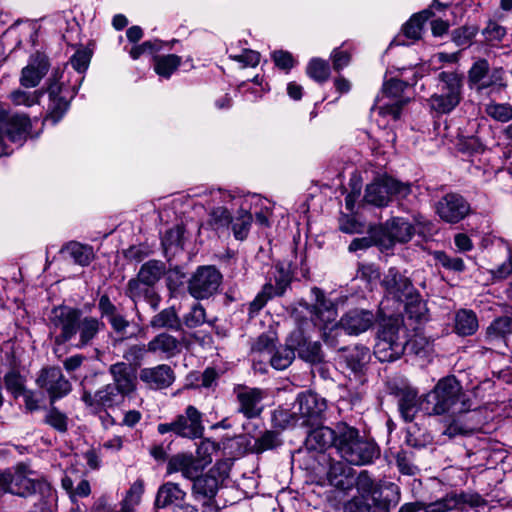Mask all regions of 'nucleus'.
<instances>
[{"label": "nucleus", "instance_id": "0eeeda50", "mask_svg": "<svg viewBox=\"0 0 512 512\" xmlns=\"http://www.w3.org/2000/svg\"><path fill=\"white\" fill-rule=\"evenodd\" d=\"M203 414L193 405H188L183 414H179L168 423L157 426L159 434L173 433L177 437L187 439L201 438L204 433Z\"/></svg>", "mask_w": 512, "mask_h": 512}, {"label": "nucleus", "instance_id": "6e6d98bb", "mask_svg": "<svg viewBox=\"0 0 512 512\" xmlns=\"http://www.w3.org/2000/svg\"><path fill=\"white\" fill-rule=\"evenodd\" d=\"M490 67L486 59H478L475 61L468 71V81L471 87L477 88V86L487 77Z\"/></svg>", "mask_w": 512, "mask_h": 512}, {"label": "nucleus", "instance_id": "a211bd4d", "mask_svg": "<svg viewBox=\"0 0 512 512\" xmlns=\"http://www.w3.org/2000/svg\"><path fill=\"white\" fill-rule=\"evenodd\" d=\"M234 394L238 403L237 411L247 419L257 418L263 411L261 404L265 392L260 388L238 385L234 388Z\"/></svg>", "mask_w": 512, "mask_h": 512}, {"label": "nucleus", "instance_id": "72a5a7b5", "mask_svg": "<svg viewBox=\"0 0 512 512\" xmlns=\"http://www.w3.org/2000/svg\"><path fill=\"white\" fill-rule=\"evenodd\" d=\"M148 352L160 354L166 358H172L180 353L181 343L171 334L166 332L156 335L147 344Z\"/></svg>", "mask_w": 512, "mask_h": 512}, {"label": "nucleus", "instance_id": "5fc2aeb1", "mask_svg": "<svg viewBox=\"0 0 512 512\" xmlns=\"http://www.w3.org/2000/svg\"><path fill=\"white\" fill-rule=\"evenodd\" d=\"M282 443L279 434L275 431H266L255 440L253 451L263 453L264 451L274 449Z\"/></svg>", "mask_w": 512, "mask_h": 512}, {"label": "nucleus", "instance_id": "f257e3e1", "mask_svg": "<svg viewBox=\"0 0 512 512\" xmlns=\"http://www.w3.org/2000/svg\"><path fill=\"white\" fill-rule=\"evenodd\" d=\"M208 197L205 205L209 224L279 222L274 215V204L257 194L212 189Z\"/></svg>", "mask_w": 512, "mask_h": 512}, {"label": "nucleus", "instance_id": "864d4df0", "mask_svg": "<svg viewBox=\"0 0 512 512\" xmlns=\"http://www.w3.org/2000/svg\"><path fill=\"white\" fill-rule=\"evenodd\" d=\"M406 347L416 356L425 357L432 352V342L422 334H415L410 340H406Z\"/></svg>", "mask_w": 512, "mask_h": 512}, {"label": "nucleus", "instance_id": "b1692460", "mask_svg": "<svg viewBox=\"0 0 512 512\" xmlns=\"http://www.w3.org/2000/svg\"><path fill=\"white\" fill-rule=\"evenodd\" d=\"M381 284L386 292L398 301L408 300V297L414 294V287L410 279L394 267L387 271Z\"/></svg>", "mask_w": 512, "mask_h": 512}, {"label": "nucleus", "instance_id": "dca6fc26", "mask_svg": "<svg viewBox=\"0 0 512 512\" xmlns=\"http://www.w3.org/2000/svg\"><path fill=\"white\" fill-rule=\"evenodd\" d=\"M407 83L399 79H390L385 82L381 91V98L378 96L376 101L387 98L389 101L379 106V114L389 115L394 120L401 116L402 108L408 102V98H403L402 93L407 87Z\"/></svg>", "mask_w": 512, "mask_h": 512}, {"label": "nucleus", "instance_id": "bb28decb", "mask_svg": "<svg viewBox=\"0 0 512 512\" xmlns=\"http://www.w3.org/2000/svg\"><path fill=\"white\" fill-rule=\"evenodd\" d=\"M338 423L335 427L319 426L312 429L306 439L305 446L310 451L324 452L329 447L335 448V442L338 439Z\"/></svg>", "mask_w": 512, "mask_h": 512}, {"label": "nucleus", "instance_id": "4c0bfd02", "mask_svg": "<svg viewBox=\"0 0 512 512\" xmlns=\"http://www.w3.org/2000/svg\"><path fill=\"white\" fill-rule=\"evenodd\" d=\"M60 252L73 260L75 264L87 266L94 259L93 248L76 241H71L62 247Z\"/></svg>", "mask_w": 512, "mask_h": 512}, {"label": "nucleus", "instance_id": "ea45409f", "mask_svg": "<svg viewBox=\"0 0 512 512\" xmlns=\"http://www.w3.org/2000/svg\"><path fill=\"white\" fill-rule=\"evenodd\" d=\"M166 272V265L164 262L159 260H150L144 263L137 277L147 285H151L152 287L164 276Z\"/></svg>", "mask_w": 512, "mask_h": 512}, {"label": "nucleus", "instance_id": "39448f33", "mask_svg": "<svg viewBox=\"0 0 512 512\" xmlns=\"http://www.w3.org/2000/svg\"><path fill=\"white\" fill-rule=\"evenodd\" d=\"M367 236L355 238L349 245V251L366 249L373 245L388 249L396 242L405 243L414 234V226H367Z\"/></svg>", "mask_w": 512, "mask_h": 512}, {"label": "nucleus", "instance_id": "7ed1b4c3", "mask_svg": "<svg viewBox=\"0 0 512 512\" xmlns=\"http://www.w3.org/2000/svg\"><path fill=\"white\" fill-rule=\"evenodd\" d=\"M337 433L335 449L346 463L355 466L367 465L379 456L377 444L361 435L357 428L345 422H339Z\"/></svg>", "mask_w": 512, "mask_h": 512}, {"label": "nucleus", "instance_id": "e433bc0d", "mask_svg": "<svg viewBox=\"0 0 512 512\" xmlns=\"http://www.w3.org/2000/svg\"><path fill=\"white\" fill-rule=\"evenodd\" d=\"M479 328L476 313L470 309H460L455 313L454 331L460 336H471Z\"/></svg>", "mask_w": 512, "mask_h": 512}, {"label": "nucleus", "instance_id": "c03bdc74", "mask_svg": "<svg viewBox=\"0 0 512 512\" xmlns=\"http://www.w3.org/2000/svg\"><path fill=\"white\" fill-rule=\"evenodd\" d=\"M295 358V349L289 341V345L275 349L268 358L272 367L277 370L286 369Z\"/></svg>", "mask_w": 512, "mask_h": 512}, {"label": "nucleus", "instance_id": "f03ea898", "mask_svg": "<svg viewBox=\"0 0 512 512\" xmlns=\"http://www.w3.org/2000/svg\"><path fill=\"white\" fill-rule=\"evenodd\" d=\"M462 387L455 376L440 379L434 388L429 391L422 401L420 408L429 416H447L443 435L453 438L457 435H466L477 429L471 423L474 415H469L461 401Z\"/></svg>", "mask_w": 512, "mask_h": 512}, {"label": "nucleus", "instance_id": "2eb2a0df", "mask_svg": "<svg viewBox=\"0 0 512 512\" xmlns=\"http://www.w3.org/2000/svg\"><path fill=\"white\" fill-rule=\"evenodd\" d=\"M36 384L48 393L50 404H54L56 400L63 398L71 391L70 382L61 369L55 366L42 368L37 375Z\"/></svg>", "mask_w": 512, "mask_h": 512}, {"label": "nucleus", "instance_id": "c9c22d12", "mask_svg": "<svg viewBox=\"0 0 512 512\" xmlns=\"http://www.w3.org/2000/svg\"><path fill=\"white\" fill-rule=\"evenodd\" d=\"M185 498L186 492L178 484L166 482L157 491L155 506L157 508H166L184 501Z\"/></svg>", "mask_w": 512, "mask_h": 512}, {"label": "nucleus", "instance_id": "774afa93", "mask_svg": "<svg viewBox=\"0 0 512 512\" xmlns=\"http://www.w3.org/2000/svg\"><path fill=\"white\" fill-rule=\"evenodd\" d=\"M485 40L488 42H500L505 37L506 28L497 23L496 21H488L486 27L482 31Z\"/></svg>", "mask_w": 512, "mask_h": 512}, {"label": "nucleus", "instance_id": "bf43d9fd", "mask_svg": "<svg viewBox=\"0 0 512 512\" xmlns=\"http://www.w3.org/2000/svg\"><path fill=\"white\" fill-rule=\"evenodd\" d=\"M6 389L13 394L15 398L24 393L25 379L16 370H11L4 376Z\"/></svg>", "mask_w": 512, "mask_h": 512}, {"label": "nucleus", "instance_id": "393cba45", "mask_svg": "<svg viewBox=\"0 0 512 512\" xmlns=\"http://www.w3.org/2000/svg\"><path fill=\"white\" fill-rule=\"evenodd\" d=\"M113 382L110 383L117 388L123 397H127L136 390V375L131 366L126 362H117L110 365L108 369Z\"/></svg>", "mask_w": 512, "mask_h": 512}, {"label": "nucleus", "instance_id": "f8f14e48", "mask_svg": "<svg viewBox=\"0 0 512 512\" xmlns=\"http://www.w3.org/2000/svg\"><path fill=\"white\" fill-rule=\"evenodd\" d=\"M90 380L82 382L81 401L91 413L99 414L122 405L125 397L117 391L114 385L106 384L96 391L88 387Z\"/></svg>", "mask_w": 512, "mask_h": 512}, {"label": "nucleus", "instance_id": "58836bf2", "mask_svg": "<svg viewBox=\"0 0 512 512\" xmlns=\"http://www.w3.org/2000/svg\"><path fill=\"white\" fill-rule=\"evenodd\" d=\"M150 326L153 329H169L180 331L182 322L174 307H168L152 317Z\"/></svg>", "mask_w": 512, "mask_h": 512}, {"label": "nucleus", "instance_id": "412c9836", "mask_svg": "<svg viewBox=\"0 0 512 512\" xmlns=\"http://www.w3.org/2000/svg\"><path fill=\"white\" fill-rule=\"evenodd\" d=\"M375 323V315L366 309H352L345 313L339 326L350 335H359L370 329Z\"/></svg>", "mask_w": 512, "mask_h": 512}, {"label": "nucleus", "instance_id": "79ce46f5", "mask_svg": "<svg viewBox=\"0 0 512 512\" xmlns=\"http://www.w3.org/2000/svg\"><path fill=\"white\" fill-rule=\"evenodd\" d=\"M505 87L504 70L499 67L489 70L487 77L477 86L476 91L489 90V94H493L502 91Z\"/></svg>", "mask_w": 512, "mask_h": 512}, {"label": "nucleus", "instance_id": "9d476101", "mask_svg": "<svg viewBox=\"0 0 512 512\" xmlns=\"http://www.w3.org/2000/svg\"><path fill=\"white\" fill-rule=\"evenodd\" d=\"M327 409L326 400L316 393H301L292 407L294 425L313 426L319 424Z\"/></svg>", "mask_w": 512, "mask_h": 512}, {"label": "nucleus", "instance_id": "37998d69", "mask_svg": "<svg viewBox=\"0 0 512 512\" xmlns=\"http://www.w3.org/2000/svg\"><path fill=\"white\" fill-rule=\"evenodd\" d=\"M42 92L29 90L23 87L13 90L8 98L14 106L32 107L40 102Z\"/></svg>", "mask_w": 512, "mask_h": 512}, {"label": "nucleus", "instance_id": "e2e57ef3", "mask_svg": "<svg viewBox=\"0 0 512 512\" xmlns=\"http://www.w3.org/2000/svg\"><path fill=\"white\" fill-rule=\"evenodd\" d=\"M359 493L364 495L374 496L376 493V484L374 479L371 477L367 470H362L357 477H355V483Z\"/></svg>", "mask_w": 512, "mask_h": 512}, {"label": "nucleus", "instance_id": "49530a36", "mask_svg": "<svg viewBox=\"0 0 512 512\" xmlns=\"http://www.w3.org/2000/svg\"><path fill=\"white\" fill-rule=\"evenodd\" d=\"M154 61L155 72L164 78H169L181 64V58L175 54L155 57Z\"/></svg>", "mask_w": 512, "mask_h": 512}, {"label": "nucleus", "instance_id": "09e8293b", "mask_svg": "<svg viewBox=\"0 0 512 512\" xmlns=\"http://www.w3.org/2000/svg\"><path fill=\"white\" fill-rule=\"evenodd\" d=\"M307 75L318 83H323L330 76V67L326 60L313 58L306 67Z\"/></svg>", "mask_w": 512, "mask_h": 512}, {"label": "nucleus", "instance_id": "4468645a", "mask_svg": "<svg viewBox=\"0 0 512 512\" xmlns=\"http://www.w3.org/2000/svg\"><path fill=\"white\" fill-rule=\"evenodd\" d=\"M222 274L214 266L199 267L188 283V291L195 299H206L217 292Z\"/></svg>", "mask_w": 512, "mask_h": 512}, {"label": "nucleus", "instance_id": "603ef678", "mask_svg": "<svg viewBox=\"0 0 512 512\" xmlns=\"http://www.w3.org/2000/svg\"><path fill=\"white\" fill-rule=\"evenodd\" d=\"M457 510V501L455 491L445 494L442 498L436 501L426 503L424 506L425 512H449Z\"/></svg>", "mask_w": 512, "mask_h": 512}, {"label": "nucleus", "instance_id": "4d7b16f0", "mask_svg": "<svg viewBox=\"0 0 512 512\" xmlns=\"http://www.w3.org/2000/svg\"><path fill=\"white\" fill-rule=\"evenodd\" d=\"M485 113L492 119L505 123L512 119V106L491 102L485 106Z\"/></svg>", "mask_w": 512, "mask_h": 512}, {"label": "nucleus", "instance_id": "052dcab7", "mask_svg": "<svg viewBox=\"0 0 512 512\" xmlns=\"http://www.w3.org/2000/svg\"><path fill=\"white\" fill-rule=\"evenodd\" d=\"M206 322V312L204 307L195 303L190 311L183 316V323L188 328H196Z\"/></svg>", "mask_w": 512, "mask_h": 512}, {"label": "nucleus", "instance_id": "338daca9", "mask_svg": "<svg viewBox=\"0 0 512 512\" xmlns=\"http://www.w3.org/2000/svg\"><path fill=\"white\" fill-rule=\"evenodd\" d=\"M229 58L239 62L243 67H256L260 63V53L251 49H243L239 54H229Z\"/></svg>", "mask_w": 512, "mask_h": 512}, {"label": "nucleus", "instance_id": "8fccbe9b", "mask_svg": "<svg viewBox=\"0 0 512 512\" xmlns=\"http://www.w3.org/2000/svg\"><path fill=\"white\" fill-rule=\"evenodd\" d=\"M44 423L60 433H65L68 429L67 415L55 407L54 404H50L44 417Z\"/></svg>", "mask_w": 512, "mask_h": 512}, {"label": "nucleus", "instance_id": "680f3d73", "mask_svg": "<svg viewBox=\"0 0 512 512\" xmlns=\"http://www.w3.org/2000/svg\"><path fill=\"white\" fill-rule=\"evenodd\" d=\"M276 349V338L273 335H260L252 346V352L266 355L268 358Z\"/></svg>", "mask_w": 512, "mask_h": 512}, {"label": "nucleus", "instance_id": "473e14b6", "mask_svg": "<svg viewBox=\"0 0 512 512\" xmlns=\"http://www.w3.org/2000/svg\"><path fill=\"white\" fill-rule=\"evenodd\" d=\"M398 398L399 412L406 422H411L416 416L419 406L418 391L415 388L404 386L395 392Z\"/></svg>", "mask_w": 512, "mask_h": 512}, {"label": "nucleus", "instance_id": "1a4fd4ad", "mask_svg": "<svg viewBox=\"0 0 512 512\" xmlns=\"http://www.w3.org/2000/svg\"><path fill=\"white\" fill-rule=\"evenodd\" d=\"M400 330L398 323H387L378 331L374 355L379 361L393 362L404 354L406 339L400 336Z\"/></svg>", "mask_w": 512, "mask_h": 512}, {"label": "nucleus", "instance_id": "f3484780", "mask_svg": "<svg viewBox=\"0 0 512 512\" xmlns=\"http://www.w3.org/2000/svg\"><path fill=\"white\" fill-rule=\"evenodd\" d=\"M311 293L314 296V303L306 304V309L310 314L314 326L320 329H326L329 324L336 321L337 309L319 288L314 287Z\"/></svg>", "mask_w": 512, "mask_h": 512}, {"label": "nucleus", "instance_id": "c85d7f7f", "mask_svg": "<svg viewBox=\"0 0 512 512\" xmlns=\"http://www.w3.org/2000/svg\"><path fill=\"white\" fill-rule=\"evenodd\" d=\"M289 341L293 344L295 351L303 360L310 363H320L323 360L321 345L317 341H310L304 337L302 331H294Z\"/></svg>", "mask_w": 512, "mask_h": 512}, {"label": "nucleus", "instance_id": "0e129e2a", "mask_svg": "<svg viewBox=\"0 0 512 512\" xmlns=\"http://www.w3.org/2000/svg\"><path fill=\"white\" fill-rule=\"evenodd\" d=\"M478 28L475 26H463L457 28L452 33V39L457 46L467 47L476 36Z\"/></svg>", "mask_w": 512, "mask_h": 512}, {"label": "nucleus", "instance_id": "13d9d810", "mask_svg": "<svg viewBox=\"0 0 512 512\" xmlns=\"http://www.w3.org/2000/svg\"><path fill=\"white\" fill-rule=\"evenodd\" d=\"M405 301V312L409 318L415 319L418 322L426 318V305L419 299L418 295L412 294L408 297V300Z\"/></svg>", "mask_w": 512, "mask_h": 512}, {"label": "nucleus", "instance_id": "20e7f679", "mask_svg": "<svg viewBox=\"0 0 512 512\" xmlns=\"http://www.w3.org/2000/svg\"><path fill=\"white\" fill-rule=\"evenodd\" d=\"M463 79L455 71L438 75L437 91L427 100L430 110L437 115L451 113L462 101Z\"/></svg>", "mask_w": 512, "mask_h": 512}, {"label": "nucleus", "instance_id": "c756f323", "mask_svg": "<svg viewBox=\"0 0 512 512\" xmlns=\"http://www.w3.org/2000/svg\"><path fill=\"white\" fill-rule=\"evenodd\" d=\"M192 485V495L196 500L203 499V506L210 507L218 491V479L207 473L199 474L194 478Z\"/></svg>", "mask_w": 512, "mask_h": 512}, {"label": "nucleus", "instance_id": "de8ad7c7", "mask_svg": "<svg viewBox=\"0 0 512 512\" xmlns=\"http://www.w3.org/2000/svg\"><path fill=\"white\" fill-rule=\"evenodd\" d=\"M62 488L69 494L70 500L75 503L77 497H88L91 494V486L88 480L82 479L74 488L73 480L64 476L61 480Z\"/></svg>", "mask_w": 512, "mask_h": 512}, {"label": "nucleus", "instance_id": "7c9ffc66", "mask_svg": "<svg viewBox=\"0 0 512 512\" xmlns=\"http://www.w3.org/2000/svg\"><path fill=\"white\" fill-rule=\"evenodd\" d=\"M126 295L135 304L142 300L147 302L154 310H156L160 304V296L156 293L154 287L144 284L139 277L129 280Z\"/></svg>", "mask_w": 512, "mask_h": 512}, {"label": "nucleus", "instance_id": "6ab92c4d", "mask_svg": "<svg viewBox=\"0 0 512 512\" xmlns=\"http://www.w3.org/2000/svg\"><path fill=\"white\" fill-rule=\"evenodd\" d=\"M436 211L443 221L457 223L470 213V205L462 196L450 193L438 201Z\"/></svg>", "mask_w": 512, "mask_h": 512}, {"label": "nucleus", "instance_id": "6e6552de", "mask_svg": "<svg viewBox=\"0 0 512 512\" xmlns=\"http://www.w3.org/2000/svg\"><path fill=\"white\" fill-rule=\"evenodd\" d=\"M82 315L81 309L68 305H59L51 310L49 326L56 334L55 344L62 345L76 338V327Z\"/></svg>", "mask_w": 512, "mask_h": 512}, {"label": "nucleus", "instance_id": "cd10ccee", "mask_svg": "<svg viewBox=\"0 0 512 512\" xmlns=\"http://www.w3.org/2000/svg\"><path fill=\"white\" fill-rule=\"evenodd\" d=\"M203 467L192 454L179 453L169 458L167 463V474L181 472L186 479L193 480L201 474Z\"/></svg>", "mask_w": 512, "mask_h": 512}, {"label": "nucleus", "instance_id": "aec40b11", "mask_svg": "<svg viewBox=\"0 0 512 512\" xmlns=\"http://www.w3.org/2000/svg\"><path fill=\"white\" fill-rule=\"evenodd\" d=\"M512 333V318L501 316L494 319L486 328L484 341L489 347H482L483 351L501 350L507 346V337Z\"/></svg>", "mask_w": 512, "mask_h": 512}, {"label": "nucleus", "instance_id": "f704fd0d", "mask_svg": "<svg viewBox=\"0 0 512 512\" xmlns=\"http://www.w3.org/2000/svg\"><path fill=\"white\" fill-rule=\"evenodd\" d=\"M368 354V348L362 345L343 347L338 350V360L340 363H344L348 369L356 373L361 371L366 363Z\"/></svg>", "mask_w": 512, "mask_h": 512}, {"label": "nucleus", "instance_id": "2f4dec72", "mask_svg": "<svg viewBox=\"0 0 512 512\" xmlns=\"http://www.w3.org/2000/svg\"><path fill=\"white\" fill-rule=\"evenodd\" d=\"M328 480L332 486L342 491H350L355 483V471L341 461L330 464Z\"/></svg>", "mask_w": 512, "mask_h": 512}, {"label": "nucleus", "instance_id": "5701e85b", "mask_svg": "<svg viewBox=\"0 0 512 512\" xmlns=\"http://www.w3.org/2000/svg\"><path fill=\"white\" fill-rule=\"evenodd\" d=\"M140 380L153 390H161L170 387L175 381V373L167 364H159L140 370Z\"/></svg>", "mask_w": 512, "mask_h": 512}, {"label": "nucleus", "instance_id": "4be33fe9", "mask_svg": "<svg viewBox=\"0 0 512 512\" xmlns=\"http://www.w3.org/2000/svg\"><path fill=\"white\" fill-rule=\"evenodd\" d=\"M49 61L45 55L32 56L28 64L22 68L19 82L21 87L31 89L37 87L49 70Z\"/></svg>", "mask_w": 512, "mask_h": 512}, {"label": "nucleus", "instance_id": "9b49d317", "mask_svg": "<svg viewBox=\"0 0 512 512\" xmlns=\"http://www.w3.org/2000/svg\"><path fill=\"white\" fill-rule=\"evenodd\" d=\"M63 72L56 70L49 79L48 94V114L45 118L46 122L56 124L67 112L70 100L75 96V87L65 85L60 79Z\"/></svg>", "mask_w": 512, "mask_h": 512}, {"label": "nucleus", "instance_id": "a18cd8bd", "mask_svg": "<svg viewBox=\"0 0 512 512\" xmlns=\"http://www.w3.org/2000/svg\"><path fill=\"white\" fill-rule=\"evenodd\" d=\"M35 492V482L23 472L12 473L11 494L27 497Z\"/></svg>", "mask_w": 512, "mask_h": 512}, {"label": "nucleus", "instance_id": "423d86ee", "mask_svg": "<svg viewBox=\"0 0 512 512\" xmlns=\"http://www.w3.org/2000/svg\"><path fill=\"white\" fill-rule=\"evenodd\" d=\"M411 192L409 183L398 181L397 179L381 175L368 184L365 189L364 201L367 204L384 207L387 206L395 197L404 198Z\"/></svg>", "mask_w": 512, "mask_h": 512}, {"label": "nucleus", "instance_id": "a878e982", "mask_svg": "<svg viewBox=\"0 0 512 512\" xmlns=\"http://www.w3.org/2000/svg\"><path fill=\"white\" fill-rule=\"evenodd\" d=\"M104 327L105 324L100 319L92 316H82L76 327V338L73 346L82 349L92 345L94 339Z\"/></svg>", "mask_w": 512, "mask_h": 512}, {"label": "nucleus", "instance_id": "ddd939ff", "mask_svg": "<svg viewBox=\"0 0 512 512\" xmlns=\"http://www.w3.org/2000/svg\"><path fill=\"white\" fill-rule=\"evenodd\" d=\"M30 127V119L25 114L9 116L4 110H0V156L5 153V138L21 145Z\"/></svg>", "mask_w": 512, "mask_h": 512}, {"label": "nucleus", "instance_id": "a19ab883", "mask_svg": "<svg viewBox=\"0 0 512 512\" xmlns=\"http://www.w3.org/2000/svg\"><path fill=\"white\" fill-rule=\"evenodd\" d=\"M429 9L413 15L403 26L402 31L405 37L412 41L421 37L424 23L431 17Z\"/></svg>", "mask_w": 512, "mask_h": 512}, {"label": "nucleus", "instance_id": "3c124183", "mask_svg": "<svg viewBox=\"0 0 512 512\" xmlns=\"http://www.w3.org/2000/svg\"><path fill=\"white\" fill-rule=\"evenodd\" d=\"M455 497L457 501V510L464 511L467 507L470 508H478L485 506L487 504L486 499H484L477 492H468L462 491L460 493L455 492Z\"/></svg>", "mask_w": 512, "mask_h": 512}, {"label": "nucleus", "instance_id": "69168bd1", "mask_svg": "<svg viewBox=\"0 0 512 512\" xmlns=\"http://www.w3.org/2000/svg\"><path fill=\"white\" fill-rule=\"evenodd\" d=\"M396 464L399 471L408 476H413L418 472V468L413 464L412 453L401 450L396 454Z\"/></svg>", "mask_w": 512, "mask_h": 512}]
</instances>
